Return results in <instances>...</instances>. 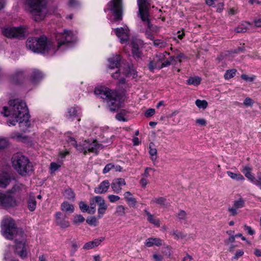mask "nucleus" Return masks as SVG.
<instances>
[{
    "label": "nucleus",
    "instance_id": "obj_21",
    "mask_svg": "<svg viewBox=\"0 0 261 261\" xmlns=\"http://www.w3.org/2000/svg\"><path fill=\"white\" fill-rule=\"evenodd\" d=\"M110 63L109 68L111 69L118 68L120 61V56L119 55L113 56L112 57L108 59Z\"/></svg>",
    "mask_w": 261,
    "mask_h": 261
},
{
    "label": "nucleus",
    "instance_id": "obj_40",
    "mask_svg": "<svg viewBox=\"0 0 261 261\" xmlns=\"http://www.w3.org/2000/svg\"><path fill=\"white\" fill-rule=\"evenodd\" d=\"M237 70L236 69L228 70L226 71L224 74V77L225 79H230L234 76Z\"/></svg>",
    "mask_w": 261,
    "mask_h": 261
},
{
    "label": "nucleus",
    "instance_id": "obj_61",
    "mask_svg": "<svg viewBox=\"0 0 261 261\" xmlns=\"http://www.w3.org/2000/svg\"><path fill=\"white\" fill-rule=\"evenodd\" d=\"M196 122L200 126H205L206 124V121L203 118L197 119L196 120Z\"/></svg>",
    "mask_w": 261,
    "mask_h": 261
},
{
    "label": "nucleus",
    "instance_id": "obj_29",
    "mask_svg": "<svg viewBox=\"0 0 261 261\" xmlns=\"http://www.w3.org/2000/svg\"><path fill=\"white\" fill-rule=\"evenodd\" d=\"M252 169L248 166L244 167L242 170V172L244 174L245 176L250 181L252 180L254 176L251 173Z\"/></svg>",
    "mask_w": 261,
    "mask_h": 261
},
{
    "label": "nucleus",
    "instance_id": "obj_4",
    "mask_svg": "<svg viewBox=\"0 0 261 261\" xmlns=\"http://www.w3.org/2000/svg\"><path fill=\"white\" fill-rule=\"evenodd\" d=\"M94 93L104 99L111 112H115L120 108V98L116 92L107 87L100 86L95 89Z\"/></svg>",
    "mask_w": 261,
    "mask_h": 261
},
{
    "label": "nucleus",
    "instance_id": "obj_17",
    "mask_svg": "<svg viewBox=\"0 0 261 261\" xmlns=\"http://www.w3.org/2000/svg\"><path fill=\"white\" fill-rule=\"evenodd\" d=\"M11 176L8 172H0V188H6L11 182Z\"/></svg>",
    "mask_w": 261,
    "mask_h": 261
},
{
    "label": "nucleus",
    "instance_id": "obj_13",
    "mask_svg": "<svg viewBox=\"0 0 261 261\" xmlns=\"http://www.w3.org/2000/svg\"><path fill=\"white\" fill-rule=\"evenodd\" d=\"M96 203L98 205L97 217L101 218L107 210L108 206L105 203L104 199L100 196H96Z\"/></svg>",
    "mask_w": 261,
    "mask_h": 261
},
{
    "label": "nucleus",
    "instance_id": "obj_25",
    "mask_svg": "<svg viewBox=\"0 0 261 261\" xmlns=\"http://www.w3.org/2000/svg\"><path fill=\"white\" fill-rule=\"evenodd\" d=\"M61 210L63 212L72 213L74 212V207L73 205L70 204L67 201H64L61 205Z\"/></svg>",
    "mask_w": 261,
    "mask_h": 261
},
{
    "label": "nucleus",
    "instance_id": "obj_53",
    "mask_svg": "<svg viewBox=\"0 0 261 261\" xmlns=\"http://www.w3.org/2000/svg\"><path fill=\"white\" fill-rule=\"evenodd\" d=\"M243 254L244 251L242 250H238L234 255L232 257V259L237 260L240 257L242 256Z\"/></svg>",
    "mask_w": 261,
    "mask_h": 261
},
{
    "label": "nucleus",
    "instance_id": "obj_46",
    "mask_svg": "<svg viewBox=\"0 0 261 261\" xmlns=\"http://www.w3.org/2000/svg\"><path fill=\"white\" fill-rule=\"evenodd\" d=\"M165 201H166V199L165 198L161 197L153 198L151 200V203H157L158 204H160V205H164Z\"/></svg>",
    "mask_w": 261,
    "mask_h": 261
},
{
    "label": "nucleus",
    "instance_id": "obj_60",
    "mask_svg": "<svg viewBox=\"0 0 261 261\" xmlns=\"http://www.w3.org/2000/svg\"><path fill=\"white\" fill-rule=\"evenodd\" d=\"M243 103L247 107L251 106L253 105V100L250 98L247 97L245 99Z\"/></svg>",
    "mask_w": 261,
    "mask_h": 261
},
{
    "label": "nucleus",
    "instance_id": "obj_33",
    "mask_svg": "<svg viewBox=\"0 0 261 261\" xmlns=\"http://www.w3.org/2000/svg\"><path fill=\"white\" fill-rule=\"evenodd\" d=\"M124 73L127 76H132L133 79H136L137 76V71L133 66H128Z\"/></svg>",
    "mask_w": 261,
    "mask_h": 261
},
{
    "label": "nucleus",
    "instance_id": "obj_63",
    "mask_svg": "<svg viewBox=\"0 0 261 261\" xmlns=\"http://www.w3.org/2000/svg\"><path fill=\"white\" fill-rule=\"evenodd\" d=\"M23 74V72L21 70H18L16 71L14 75H13V80H15V79L17 78L18 77H21Z\"/></svg>",
    "mask_w": 261,
    "mask_h": 261
},
{
    "label": "nucleus",
    "instance_id": "obj_19",
    "mask_svg": "<svg viewBox=\"0 0 261 261\" xmlns=\"http://www.w3.org/2000/svg\"><path fill=\"white\" fill-rule=\"evenodd\" d=\"M123 196L124 199L130 206L134 208H136L137 207V201L130 192H125L124 193Z\"/></svg>",
    "mask_w": 261,
    "mask_h": 261
},
{
    "label": "nucleus",
    "instance_id": "obj_38",
    "mask_svg": "<svg viewBox=\"0 0 261 261\" xmlns=\"http://www.w3.org/2000/svg\"><path fill=\"white\" fill-rule=\"evenodd\" d=\"M170 234L174 237L175 239H182L186 237L183 232L178 231L177 230H173L170 232Z\"/></svg>",
    "mask_w": 261,
    "mask_h": 261
},
{
    "label": "nucleus",
    "instance_id": "obj_7",
    "mask_svg": "<svg viewBox=\"0 0 261 261\" xmlns=\"http://www.w3.org/2000/svg\"><path fill=\"white\" fill-rule=\"evenodd\" d=\"M30 7V11L33 19L35 21L42 20L47 14L45 0H25Z\"/></svg>",
    "mask_w": 261,
    "mask_h": 261
},
{
    "label": "nucleus",
    "instance_id": "obj_10",
    "mask_svg": "<svg viewBox=\"0 0 261 261\" xmlns=\"http://www.w3.org/2000/svg\"><path fill=\"white\" fill-rule=\"evenodd\" d=\"M3 34L7 38H21L24 36L25 31L23 28L21 27H8L2 29Z\"/></svg>",
    "mask_w": 261,
    "mask_h": 261
},
{
    "label": "nucleus",
    "instance_id": "obj_27",
    "mask_svg": "<svg viewBox=\"0 0 261 261\" xmlns=\"http://www.w3.org/2000/svg\"><path fill=\"white\" fill-rule=\"evenodd\" d=\"M79 114L78 111L75 108L72 107L69 108L68 110L67 114L66 115V117L68 119L73 120L75 118L78 116V114Z\"/></svg>",
    "mask_w": 261,
    "mask_h": 261
},
{
    "label": "nucleus",
    "instance_id": "obj_44",
    "mask_svg": "<svg viewBox=\"0 0 261 261\" xmlns=\"http://www.w3.org/2000/svg\"><path fill=\"white\" fill-rule=\"evenodd\" d=\"M87 223L91 225L96 226L98 224V221L95 217H88L86 220Z\"/></svg>",
    "mask_w": 261,
    "mask_h": 261
},
{
    "label": "nucleus",
    "instance_id": "obj_20",
    "mask_svg": "<svg viewBox=\"0 0 261 261\" xmlns=\"http://www.w3.org/2000/svg\"><path fill=\"white\" fill-rule=\"evenodd\" d=\"M103 238H100V239H96L94 240L89 242L85 244L83 246V249L85 250H89L92 249L96 246H98L100 243L103 241Z\"/></svg>",
    "mask_w": 261,
    "mask_h": 261
},
{
    "label": "nucleus",
    "instance_id": "obj_47",
    "mask_svg": "<svg viewBox=\"0 0 261 261\" xmlns=\"http://www.w3.org/2000/svg\"><path fill=\"white\" fill-rule=\"evenodd\" d=\"M154 46H158L160 48H164L166 46V43L163 40L157 39L153 41Z\"/></svg>",
    "mask_w": 261,
    "mask_h": 261
},
{
    "label": "nucleus",
    "instance_id": "obj_57",
    "mask_svg": "<svg viewBox=\"0 0 261 261\" xmlns=\"http://www.w3.org/2000/svg\"><path fill=\"white\" fill-rule=\"evenodd\" d=\"M187 214L184 211H180L178 214V219L180 220H186Z\"/></svg>",
    "mask_w": 261,
    "mask_h": 261
},
{
    "label": "nucleus",
    "instance_id": "obj_32",
    "mask_svg": "<svg viewBox=\"0 0 261 261\" xmlns=\"http://www.w3.org/2000/svg\"><path fill=\"white\" fill-rule=\"evenodd\" d=\"M28 207L29 210L31 212H33L36 209V201L34 196H30L28 200Z\"/></svg>",
    "mask_w": 261,
    "mask_h": 261
},
{
    "label": "nucleus",
    "instance_id": "obj_58",
    "mask_svg": "<svg viewBox=\"0 0 261 261\" xmlns=\"http://www.w3.org/2000/svg\"><path fill=\"white\" fill-rule=\"evenodd\" d=\"M237 208H234L233 206L231 207H229L228 209V211L230 213V216H235L238 214Z\"/></svg>",
    "mask_w": 261,
    "mask_h": 261
},
{
    "label": "nucleus",
    "instance_id": "obj_9",
    "mask_svg": "<svg viewBox=\"0 0 261 261\" xmlns=\"http://www.w3.org/2000/svg\"><path fill=\"white\" fill-rule=\"evenodd\" d=\"M103 146L98 143L96 140H93L92 142L85 141L82 145H79L77 150L80 152H83L84 154H86L88 151L97 154L99 151L103 149Z\"/></svg>",
    "mask_w": 261,
    "mask_h": 261
},
{
    "label": "nucleus",
    "instance_id": "obj_34",
    "mask_svg": "<svg viewBox=\"0 0 261 261\" xmlns=\"http://www.w3.org/2000/svg\"><path fill=\"white\" fill-rule=\"evenodd\" d=\"M96 196L90 199V206L89 214H93L96 212Z\"/></svg>",
    "mask_w": 261,
    "mask_h": 261
},
{
    "label": "nucleus",
    "instance_id": "obj_49",
    "mask_svg": "<svg viewBox=\"0 0 261 261\" xmlns=\"http://www.w3.org/2000/svg\"><path fill=\"white\" fill-rule=\"evenodd\" d=\"M60 167L61 165L60 164H58L55 162L51 163L50 165V170L51 172L53 173L57 171Z\"/></svg>",
    "mask_w": 261,
    "mask_h": 261
},
{
    "label": "nucleus",
    "instance_id": "obj_56",
    "mask_svg": "<svg viewBox=\"0 0 261 261\" xmlns=\"http://www.w3.org/2000/svg\"><path fill=\"white\" fill-rule=\"evenodd\" d=\"M155 113V110L153 109H149L148 110H147L145 113V116L146 117H151L152 116H153Z\"/></svg>",
    "mask_w": 261,
    "mask_h": 261
},
{
    "label": "nucleus",
    "instance_id": "obj_2",
    "mask_svg": "<svg viewBox=\"0 0 261 261\" xmlns=\"http://www.w3.org/2000/svg\"><path fill=\"white\" fill-rule=\"evenodd\" d=\"M1 233L7 239L12 240L17 236L21 238V240L16 239L15 241V251L21 258L27 256L24 234L21 230L16 227L14 221L8 216L4 217L1 223Z\"/></svg>",
    "mask_w": 261,
    "mask_h": 261
},
{
    "label": "nucleus",
    "instance_id": "obj_23",
    "mask_svg": "<svg viewBox=\"0 0 261 261\" xmlns=\"http://www.w3.org/2000/svg\"><path fill=\"white\" fill-rule=\"evenodd\" d=\"M131 44L133 48L132 51L133 54L137 57H139L140 53L139 49L140 46L142 45V41L140 40L134 39L132 40Z\"/></svg>",
    "mask_w": 261,
    "mask_h": 261
},
{
    "label": "nucleus",
    "instance_id": "obj_52",
    "mask_svg": "<svg viewBox=\"0 0 261 261\" xmlns=\"http://www.w3.org/2000/svg\"><path fill=\"white\" fill-rule=\"evenodd\" d=\"M67 141L70 143L71 145H72L74 147H75L77 149V147H79V145L76 144V142L74 138L69 137L68 138Z\"/></svg>",
    "mask_w": 261,
    "mask_h": 261
},
{
    "label": "nucleus",
    "instance_id": "obj_54",
    "mask_svg": "<svg viewBox=\"0 0 261 261\" xmlns=\"http://www.w3.org/2000/svg\"><path fill=\"white\" fill-rule=\"evenodd\" d=\"M148 180L146 178H144L141 177V178L140 180V184L143 188H146L147 185L148 184Z\"/></svg>",
    "mask_w": 261,
    "mask_h": 261
},
{
    "label": "nucleus",
    "instance_id": "obj_62",
    "mask_svg": "<svg viewBox=\"0 0 261 261\" xmlns=\"http://www.w3.org/2000/svg\"><path fill=\"white\" fill-rule=\"evenodd\" d=\"M241 77L246 81L252 82L254 80L255 76H253L252 77H249L246 74H242L241 75Z\"/></svg>",
    "mask_w": 261,
    "mask_h": 261
},
{
    "label": "nucleus",
    "instance_id": "obj_12",
    "mask_svg": "<svg viewBox=\"0 0 261 261\" xmlns=\"http://www.w3.org/2000/svg\"><path fill=\"white\" fill-rule=\"evenodd\" d=\"M165 60V56L163 54H156L151 60H150L148 64L149 70L153 72L155 69H162L161 63Z\"/></svg>",
    "mask_w": 261,
    "mask_h": 261
},
{
    "label": "nucleus",
    "instance_id": "obj_14",
    "mask_svg": "<svg viewBox=\"0 0 261 261\" xmlns=\"http://www.w3.org/2000/svg\"><path fill=\"white\" fill-rule=\"evenodd\" d=\"M114 31L116 35L120 39L121 43L127 42L128 39V30L127 28H117L115 29Z\"/></svg>",
    "mask_w": 261,
    "mask_h": 261
},
{
    "label": "nucleus",
    "instance_id": "obj_42",
    "mask_svg": "<svg viewBox=\"0 0 261 261\" xmlns=\"http://www.w3.org/2000/svg\"><path fill=\"white\" fill-rule=\"evenodd\" d=\"M116 213L118 216H123L125 214V208L123 205H120L117 206Z\"/></svg>",
    "mask_w": 261,
    "mask_h": 261
},
{
    "label": "nucleus",
    "instance_id": "obj_51",
    "mask_svg": "<svg viewBox=\"0 0 261 261\" xmlns=\"http://www.w3.org/2000/svg\"><path fill=\"white\" fill-rule=\"evenodd\" d=\"M108 198L109 200V201L112 203H114L116 201H117L120 199L119 196L115 195H109L108 196Z\"/></svg>",
    "mask_w": 261,
    "mask_h": 261
},
{
    "label": "nucleus",
    "instance_id": "obj_18",
    "mask_svg": "<svg viewBox=\"0 0 261 261\" xmlns=\"http://www.w3.org/2000/svg\"><path fill=\"white\" fill-rule=\"evenodd\" d=\"M110 184L108 180H103L94 189V192L96 194L106 193L110 188Z\"/></svg>",
    "mask_w": 261,
    "mask_h": 261
},
{
    "label": "nucleus",
    "instance_id": "obj_8",
    "mask_svg": "<svg viewBox=\"0 0 261 261\" xmlns=\"http://www.w3.org/2000/svg\"><path fill=\"white\" fill-rule=\"evenodd\" d=\"M107 10L112 12L114 16L113 22L120 21L122 19V0H111L108 4Z\"/></svg>",
    "mask_w": 261,
    "mask_h": 261
},
{
    "label": "nucleus",
    "instance_id": "obj_6",
    "mask_svg": "<svg viewBox=\"0 0 261 261\" xmlns=\"http://www.w3.org/2000/svg\"><path fill=\"white\" fill-rule=\"evenodd\" d=\"M22 186L21 184H16L12 189L0 192V206L5 209H9L18 206L19 200L15 196L14 192Z\"/></svg>",
    "mask_w": 261,
    "mask_h": 261
},
{
    "label": "nucleus",
    "instance_id": "obj_36",
    "mask_svg": "<svg viewBox=\"0 0 261 261\" xmlns=\"http://www.w3.org/2000/svg\"><path fill=\"white\" fill-rule=\"evenodd\" d=\"M195 105L198 108L204 110L207 108L208 103L205 100L197 99L195 101Z\"/></svg>",
    "mask_w": 261,
    "mask_h": 261
},
{
    "label": "nucleus",
    "instance_id": "obj_1",
    "mask_svg": "<svg viewBox=\"0 0 261 261\" xmlns=\"http://www.w3.org/2000/svg\"><path fill=\"white\" fill-rule=\"evenodd\" d=\"M56 38L58 41L57 48L53 45V42L48 40L45 36L39 38H29L26 42V46L35 53L53 55L62 45L71 42L74 40L72 33L68 31L57 34Z\"/></svg>",
    "mask_w": 261,
    "mask_h": 261
},
{
    "label": "nucleus",
    "instance_id": "obj_35",
    "mask_svg": "<svg viewBox=\"0 0 261 261\" xmlns=\"http://www.w3.org/2000/svg\"><path fill=\"white\" fill-rule=\"evenodd\" d=\"M250 23L247 22L243 23L235 29V31L237 33L245 32L247 30L248 25Z\"/></svg>",
    "mask_w": 261,
    "mask_h": 261
},
{
    "label": "nucleus",
    "instance_id": "obj_30",
    "mask_svg": "<svg viewBox=\"0 0 261 261\" xmlns=\"http://www.w3.org/2000/svg\"><path fill=\"white\" fill-rule=\"evenodd\" d=\"M227 174L229 176L231 179L236 180H244L245 178L244 176L239 173H233L230 171H228L226 172Z\"/></svg>",
    "mask_w": 261,
    "mask_h": 261
},
{
    "label": "nucleus",
    "instance_id": "obj_5",
    "mask_svg": "<svg viewBox=\"0 0 261 261\" xmlns=\"http://www.w3.org/2000/svg\"><path fill=\"white\" fill-rule=\"evenodd\" d=\"M12 165L18 173L22 176H30L34 171L33 166L28 158L20 154L12 158Z\"/></svg>",
    "mask_w": 261,
    "mask_h": 261
},
{
    "label": "nucleus",
    "instance_id": "obj_37",
    "mask_svg": "<svg viewBox=\"0 0 261 261\" xmlns=\"http://www.w3.org/2000/svg\"><path fill=\"white\" fill-rule=\"evenodd\" d=\"M251 182L261 189V172L257 173L256 178L254 176Z\"/></svg>",
    "mask_w": 261,
    "mask_h": 261
},
{
    "label": "nucleus",
    "instance_id": "obj_50",
    "mask_svg": "<svg viewBox=\"0 0 261 261\" xmlns=\"http://www.w3.org/2000/svg\"><path fill=\"white\" fill-rule=\"evenodd\" d=\"M244 230L247 231V233L251 236L253 235L255 233V231L249 226L246 224L244 225Z\"/></svg>",
    "mask_w": 261,
    "mask_h": 261
},
{
    "label": "nucleus",
    "instance_id": "obj_22",
    "mask_svg": "<svg viewBox=\"0 0 261 261\" xmlns=\"http://www.w3.org/2000/svg\"><path fill=\"white\" fill-rule=\"evenodd\" d=\"M162 245V241L156 238H149L147 239L145 242V246L148 247H151L153 245L160 246Z\"/></svg>",
    "mask_w": 261,
    "mask_h": 261
},
{
    "label": "nucleus",
    "instance_id": "obj_26",
    "mask_svg": "<svg viewBox=\"0 0 261 261\" xmlns=\"http://www.w3.org/2000/svg\"><path fill=\"white\" fill-rule=\"evenodd\" d=\"M144 212L147 216V220L149 223L153 224L157 227H159L160 226V222L159 219H155L154 216L146 210H145Z\"/></svg>",
    "mask_w": 261,
    "mask_h": 261
},
{
    "label": "nucleus",
    "instance_id": "obj_24",
    "mask_svg": "<svg viewBox=\"0 0 261 261\" xmlns=\"http://www.w3.org/2000/svg\"><path fill=\"white\" fill-rule=\"evenodd\" d=\"M63 197L70 201H74L75 194L73 190L70 188H66L62 192Z\"/></svg>",
    "mask_w": 261,
    "mask_h": 261
},
{
    "label": "nucleus",
    "instance_id": "obj_11",
    "mask_svg": "<svg viewBox=\"0 0 261 261\" xmlns=\"http://www.w3.org/2000/svg\"><path fill=\"white\" fill-rule=\"evenodd\" d=\"M139 8L138 16L143 21L148 20V9L150 6V0H137Z\"/></svg>",
    "mask_w": 261,
    "mask_h": 261
},
{
    "label": "nucleus",
    "instance_id": "obj_43",
    "mask_svg": "<svg viewBox=\"0 0 261 261\" xmlns=\"http://www.w3.org/2000/svg\"><path fill=\"white\" fill-rule=\"evenodd\" d=\"M85 221L84 217L81 215H76L74 216V219L73 220V223L74 224H78L79 223H82Z\"/></svg>",
    "mask_w": 261,
    "mask_h": 261
},
{
    "label": "nucleus",
    "instance_id": "obj_31",
    "mask_svg": "<svg viewBox=\"0 0 261 261\" xmlns=\"http://www.w3.org/2000/svg\"><path fill=\"white\" fill-rule=\"evenodd\" d=\"M201 81V79L199 76L191 77L187 81V84L198 86L200 84Z\"/></svg>",
    "mask_w": 261,
    "mask_h": 261
},
{
    "label": "nucleus",
    "instance_id": "obj_28",
    "mask_svg": "<svg viewBox=\"0 0 261 261\" xmlns=\"http://www.w3.org/2000/svg\"><path fill=\"white\" fill-rule=\"evenodd\" d=\"M43 76V75L42 73H41L39 70L34 69L32 73L31 80L33 82L35 83L41 79Z\"/></svg>",
    "mask_w": 261,
    "mask_h": 261
},
{
    "label": "nucleus",
    "instance_id": "obj_64",
    "mask_svg": "<svg viewBox=\"0 0 261 261\" xmlns=\"http://www.w3.org/2000/svg\"><path fill=\"white\" fill-rule=\"evenodd\" d=\"M151 32V31L147 29L145 32V35L148 39H150V40H153L154 37Z\"/></svg>",
    "mask_w": 261,
    "mask_h": 261
},
{
    "label": "nucleus",
    "instance_id": "obj_39",
    "mask_svg": "<svg viewBox=\"0 0 261 261\" xmlns=\"http://www.w3.org/2000/svg\"><path fill=\"white\" fill-rule=\"evenodd\" d=\"M144 22H147L148 29L150 31H151L152 32L156 33L159 31V28L158 27L154 26V25L151 24L149 19V16H148V20H145Z\"/></svg>",
    "mask_w": 261,
    "mask_h": 261
},
{
    "label": "nucleus",
    "instance_id": "obj_45",
    "mask_svg": "<svg viewBox=\"0 0 261 261\" xmlns=\"http://www.w3.org/2000/svg\"><path fill=\"white\" fill-rule=\"evenodd\" d=\"M79 207L82 212H88V213L89 214V206L87 204H86L84 202L81 201L79 203Z\"/></svg>",
    "mask_w": 261,
    "mask_h": 261
},
{
    "label": "nucleus",
    "instance_id": "obj_48",
    "mask_svg": "<svg viewBox=\"0 0 261 261\" xmlns=\"http://www.w3.org/2000/svg\"><path fill=\"white\" fill-rule=\"evenodd\" d=\"M149 154L151 155V159L152 161H154L156 160V154L157 153V150L155 148H152L151 147H149Z\"/></svg>",
    "mask_w": 261,
    "mask_h": 261
},
{
    "label": "nucleus",
    "instance_id": "obj_15",
    "mask_svg": "<svg viewBox=\"0 0 261 261\" xmlns=\"http://www.w3.org/2000/svg\"><path fill=\"white\" fill-rule=\"evenodd\" d=\"M126 185L124 179L122 178H117L114 179L111 184V188L113 191L116 194H119L121 192L122 187Z\"/></svg>",
    "mask_w": 261,
    "mask_h": 261
},
{
    "label": "nucleus",
    "instance_id": "obj_16",
    "mask_svg": "<svg viewBox=\"0 0 261 261\" xmlns=\"http://www.w3.org/2000/svg\"><path fill=\"white\" fill-rule=\"evenodd\" d=\"M56 223L57 225L62 228H65L69 226V222L66 220V217L63 216L61 212H57L55 214Z\"/></svg>",
    "mask_w": 261,
    "mask_h": 261
},
{
    "label": "nucleus",
    "instance_id": "obj_59",
    "mask_svg": "<svg viewBox=\"0 0 261 261\" xmlns=\"http://www.w3.org/2000/svg\"><path fill=\"white\" fill-rule=\"evenodd\" d=\"M114 167V165L112 164H107L104 168L103 170V173H107L108 172L110 171L111 169H112Z\"/></svg>",
    "mask_w": 261,
    "mask_h": 261
},
{
    "label": "nucleus",
    "instance_id": "obj_41",
    "mask_svg": "<svg viewBox=\"0 0 261 261\" xmlns=\"http://www.w3.org/2000/svg\"><path fill=\"white\" fill-rule=\"evenodd\" d=\"M232 206L237 209L242 208L244 206V201L241 198L238 200H236L233 202Z\"/></svg>",
    "mask_w": 261,
    "mask_h": 261
},
{
    "label": "nucleus",
    "instance_id": "obj_3",
    "mask_svg": "<svg viewBox=\"0 0 261 261\" xmlns=\"http://www.w3.org/2000/svg\"><path fill=\"white\" fill-rule=\"evenodd\" d=\"M10 110L7 107H3L2 113L5 117L12 116L14 119H9L7 121L9 126L15 125L16 122L22 123L29 120V116L25 103L19 99L9 101Z\"/></svg>",
    "mask_w": 261,
    "mask_h": 261
},
{
    "label": "nucleus",
    "instance_id": "obj_55",
    "mask_svg": "<svg viewBox=\"0 0 261 261\" xmlns=\"http://www.w3.org/2000/svg\"><path fill=\"white\" fill-rule=\"evenodd\" d=\"M151 168L147 167L145 168L144 173L141 175V177L148 178L150 176L149 172L150 171Z\"/></svg>",
    "mask_w": 261,
    "mask_h": 261
}]
</instances>
